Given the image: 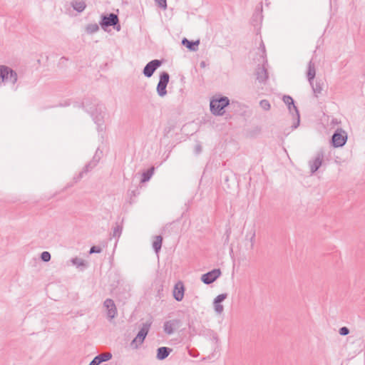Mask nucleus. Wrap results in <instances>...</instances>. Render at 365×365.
<instances>
[{
  "mask_svg": "<svg viewBox=\"0 0 365 365\" xmlns=\"http://www.w3.org/2000/svg\"><path fill=\"white\" fill-rule=\"evenodd\" d=\"M18 79L17 73L6 66H0V84H11L14 86Z\"/></svg>",
  "mask_w": 365,
  "mask_h": 365,
  "instance_id": "nucleus-1",
  "label": "nucleus"
},
{
  "mask_svg": "<svg viewBox=\"0 0 365 365\" xmlns=\"http://www.w3.org/2000/svg\"><path fill=\"white\" fill-rule=\"evenodd\" d=\"M230 101L227 97H220L218 99H213L210 101V110L214 115H222L224 113L223 109L227 106Z\"/></svg>",
  "mask_w": 365,
  "mask_h": 365,
  "instance_id": "nucleus-2",
  "label": "nucleus"
},
{
  "mask_svg": "<svg viewBox=\"0 0 365 365\" xmlns=\"http://www.w3.org/2000/svg\"><path fill=\"white\" fill-rule=\"evenodd\" d=\"M98 160L93 159L89 163H88L83 170L79 173L77 176L73 177L72 180L67 183L66 187L63 188V190L73 187L75 184H76L84 175V174L88 173L91 171L98 164Z\"/></svg>",
  "mask_w": 365,
  "mask_h": 365,
  "instance_id": "nucleus-3",
  "label": "nucleus"
},
{
  "mask_svg": "<svg viewBox=\"0 0 365 365\" xmlns=\"http://www.w3.org/2000/svg\"><path fill=\"white\" fill-rule=\"evenodd\" d=\"M151 322H146L143 324L137 336L132 340L130 346L133 349H138V346L142 344L148 334Z\"/></svg>",
  "mask_w": 365,
  "mask_h": 365,
  "instance_id": "nucleus-4",
  "label": "nucleus"
},
{
  "mask_svg": "<svg viewBox=\"0 0 365 365\" xmlns=\"http://www.w3.org/2000/svg\"><path fill=\"white\" fill-rule=\"evenodd\" d=\"M118 16L116 14L111 13L109 15L101 16V21H100V25L103 29H106V28L108 26L115 27L116 25H118V26L115 27V29L117 31H119L120 29V26L118 24Z\"/></svg>",
  "mask_w": 365,
  "mask_h": 365,
  "instance_id": "nucleus-5",
  "label": "nucleus"
},
{
  "mask_svg": "<svg viewBox=\"0 0 365 365\" xmlns=\"http://www.w3.org/2000/svg\"><path fill=\"white\" fill-rule=\"evenodd\" d=\"M347 140V133L342 128H337L331 137L332 145L334 148L342 147Z\"/></svg>",
  "mask_w": 365,
  "mask_h": 365,
  "instance_id": "nucleus-6",
  "label": "nucleus"
},
{
  "mask_svg": "<svg viewBox=\"0 0 365 365\" xmlns=\"http://www.w3.org/2000/svg\"><path fill=\"white\" fill-rule=\"evenodd\" d=\"M170 76L168 72L163 71L160 75V80L157 86V93L160 97L167 94L166 87L169 82Z\"/></svg>",
  "mask_w": 365,
  "mask_h": 365,
  "instance_id": "nucleus-7",
  "label": "nucleus"
},
{
  "mask_svg": "<svg viewBox=\"0 0 365 365\" xmlns=\"http://www.w3.org/2000/svg\"><path fill=\"white\" fill-rule=\"evenodd\" d=\"M222 274L221 269L219 268L213 269L212 270L203 274L201 276V281L205 284H210L216 281Z\"/></svg>",
  "mask_w": 365,
  "mask_h": 365,
  "instance_id": "nucleus-8",
  "label": "nucleus"
},
{
  "mask_svg": "<svg viewBox=\"0 0 365 365\" xmlns=\"http://www.w3.org/2000/svg\"><path fill=\"white\" fill-rule=\"evenodd\" d=\"M162 65V61L158 59L152 60L148 63L143 68V73L145 76L150 78L154 72Z\"/></svg>",
  "mask_w": 365,
  "mask_h": 365,
  "instance_id": "nucleus-9",
  "label": "nucleus"
},
{
  "mask_svg": "<svg viewBox=\"0 0 365 365\" xmlns=\"http://www.w3.org/2000/svg\"><path fill=\"white\" fill-rule=\"evenodd\" d=\"M283 101L287 106L288 109H289V110L290 112H292V109H294L295 113H296L297 122L294 123L292 125V128L294 129H295V128H297L299 126V122H300L299 110H298L297 108L294 106V100H293V98L291 96H283Z\"/></svg>",
  "mask_w": 365,
  "mask_h": 365,
  "instance_id": "nucleus-10",
  "label": "nucleus"
},
{
  "mask_svg": "<svg viewBox=\"0 0 365 365\" xmlns=\"http://www.w3.org/2000/svg\"><path fill=\"white\" fill-rule=\"evenodd\" d=\"M324 157V153L322 150L319 151L315 158L309 161V167L312 174L314 173L322 165Z\"/></svg>",
  "mask_w": 365,
  "mask_h": 365,
  "instance_id": "nucleus-11",
  "label": "nucleus"
},
{
  "mask_svg": "<svg viewBox=\"0 0 365 365\" xmlns=\"http://www.w3.org/2000/svg\"><path fill=\"white\" fill-rule=\"evenodd\" d=\"M181 324V321L178 319H175L166 321L163 325L164 331L168 334H172L175 329H178Z\"/></svg>",
  "mask_w": 365,
  "mask_h": 365,
  "instance_id": "nucleus-12",
  "label": "nucleus"
},
{
  "mask_svg": "<svg viewBox=\"0 0 365 365\" xmlns=\"http://www.w3.org/2000/svg\"><path fill=\"white\" fill-rule=\"evenodd\" d=\"M103 305L107 309V316L110 319H113L117 314V308L114 301L111 299L105 300Z\"/></svg>",
  "mask_w": 365,
  "mask_h": 365,
  "instance_id": "nucleus-13",
  "label": "nucleus"
},
{
  "mask_svg": "<svg viewBox=\"0 0 365 365\" xmlns=\"http://www.w3.org/2000/svg\"><path fill=\"white\" fill-rule=\"evenodd\" d=\"M185 287L182 282L175 284L173 289V297L178 302H181L184 297Z\"/></svg>",
  "mask_w": 365,
  "mask_h": 365,
  "instance_id": "nucleus-14",
  "label": "nucleus"
},
{
  "mask_svg": "<svg viewBox=\"0 0 365 365\" xmlns=\"http://www.w3.org/2000/svg\"><path fill=\"white\" fill-rule=\"evenodd\" d=\"M227 297V293H223L217 295L213 302L214 309L217 314H220L224 309L223 306L221 304V302H222Z\"/></svg>",
  "mask_w": 365,
  "mask_h": 365,
  "instance_id": "nucleus-15",
  "label": "nucleus"
},
{
  "mask_svg": "<svg viewBox=\"0 0 365 365\" xmlns=\"http://www.w3.org/2000/svg\"><path fill=\"white\" fill-rule=\"evenodd\" d=\"M256 79L259 83H264L268 78V73L267 68L264 66L258 65L255 71Z\"/></svg>",
  "mask_w": 365,
  "mask_h": 365,
  "instance_id": "nucleus-16",
  "label": "nucleus"
},
{
  "mask_svg": "<svg viewBox=\"0 0 365 365\" xmlns=\"http://www.w3.org/2000/svg\"><path fill=\"white\" fill-rule=\"evenodd\" d=\"M172 351H173V349L169 347H166V346L159 347L157 349L156 358L160 361L164 360L170 355V354L172 352Z\"/></svg>",
  "mask_w": 365,
  "mask_h": 365,
  "instance_id": "nucleus-17",
  "label": "nucleus"
},
{
  "mask_svg": "<svg viewBox=\"0 0 365 365\" xmlns=\"http://www.w3.org/2000/svg\"><path fill=\"white\" fill-rule=\"evenodd\" d=\"M307 67L308 69L307 72V77L309 82V84H312V81H314V78L316 76V68L314 63L312 60L308 63Z\"/></svg>",
  "mask_w": 365,
  "mask_h": 365,
  "instance_id": "nucleus-18",
  "label": "nucleus"
},
{
  "mask_svg": "<svg viewBox=\"0 0 365 365\" xmlns=\"http://www.w3.org/2000/svg\"><path fill=\"white\" fill-rule=\"evenodd\" d=\"M182 44L190 51H196L197 50L198 45L200 44V41L197 40L195 41H189L187 38H184L182 40Z\"/></svg>",
  "mask_w": 365,
  "mask_h": 365,
  "instance_id": "nucleus-19",
  "label": "nucleus"
},
{
  "mask_svg": "<svg viewBox=\"0 0 365 365\" xmlns=\"http://www.w3.org/2000/svg\"><path fill=\"white\" fill-rule=\"evenodd\" d=\"M71 4L73 9L79 13L83 11L86 7V4L83 1H73Z\"/></svg>",
  "mask_w": 365,
  "mask_h": 365,
  "instance_id": "nucleus-20",
  "label": "nucleus"
},
{
  "mask_svg": "<svg viewBox=\"0 0 365 365\" xmlns=\"http://www.w3.org/2000/svg\"><path fill=\"white\" fill-rule=\"evenodd\" d=\"M163 237L161 235H157L155 237V240L153 242V248L156 254L160 251L163 244Z\"/></svg>",
  "mask_w": 365,
  "mask_h": 365,
  "instance_id": "nucleus-21",
  "label": "nucleus"
},
{
  "mask_svg": "<svg viewBox=\"0 0 365 365\" xmlns=\"http://www.w3.org/2000/svg\"><path fill=\"white\" fill-rule=\"evenodd\" d=\"M100 365L103 362H106L112 359L110 353L101 354L93 358Z\"/></svg>",
  "mask_w": 365,
  "mask_h": 365,
  "instance_id": "nucleus-22",
  "label": "nucleus"
},
{
  "mask_svg": "<svg viewBox=\"0 0 365 365\" xmlns=\"http://www.w3.org/2000/svg\"><path fill=\"white\" fill-rule=\"evenodd\" d=\"M155 168L153 166L142 174L140 182L142 183L148 182L154 173Z\"/></svg>",
  "mask_w": 365,
  "mask_h": 365,
  "instance_id": "nucleus-23",
  "label": "nucleus"
},
{
  "mask_svg": "<svg viewBox=\"0 0 365 365\" xmlns=\"http://www.w3.org/2000/svg\"><path fill=\"white\" fill-rule=\"evenodd\" d=\"M312 88L314 94L316 97H318V95L322 93V83L320 81H317L315 84L312 81V84H310Z\"/></svg>",
  "mask_w": 365,
  "mask_h": 365,
  "instance_id": "nucleus-24",
  "label": "nucleus"
},
{
  "mask_svg": "<svg viewBox=\"0 0 365 365\" xmlns=\"http://www.w3.org/2000/svg\"><path fill=\"white\" fill-rule=\"evenodd\" d=\"M123 220H122V222L120 224L116 222V225L114 227L113 232V237L114 238L118 239L120 237L123 230Z\"/></svg>",
  "mask_w": 365,
  "mask_h": 365,
  "instance_id": "nucleus-25",
  "label": "nucleus"
},
{
  "mask_svg": "<svg viewBox=\"0 0 365 365\" xmlns=\"http://www.w3.org/2000/svg\"><path fill=\"white\" fill-rule=\"evenodd\" d=\"M71 262L73 265H76L77 267H83V268H85L87 266L85 260L78 257L72 258L71 259Z\"/></svg>",
  "mask_w": 365,
  "mask_h": 365,
  "instance_id": "nucleus-26",
  "label": "nucleus"
},
{
  "mask_svg": "<svg viewBox=\"0 0 365 365\" xmlns=\"http://www.w3.org/2000/svg\"><path fill=\"white\" fill-rule=\"evenodd\" d=\"M223 187L225 190H227L229 192H232V191H235L237 190V185L235 181L232 182V185H230L228 183V179H225V182L223 185Z\"/></svg>",
  "mask_w": 365,
  "mask_h": 365,
  "instance_id": "nucleus-27",
  "label": "nucleus"
},
{
  "mask_svg": "<svg viewBox=\"0 0 365 365\" xmlns=\"http://www.w3.org/2000/svg\"><path fill=\"white\" fill-rule=\"evenodd\" d=\"M99 30V26L97 24H88L86 31L88 34H93Z\"/></svg>",
  "mask_w": 365,
  "mask_h": 365,
  "instance_id": "nucleus-28",
  "label": "nucleus"
},
{
  "mask_svg": "<svg viewBox=\"0 0 365 365\" xmlns=\"http://www.w3.org/2000/svg\"><path fill=\"white\" fill-rule=\"evenodd\" d=\"M259 106L264 110H269L270 109V108H271V105H270L269 102L267 100H266V99L260 101Z\"/></svg>",
  "mask_w": 365,
  "mask_h": 365,
  "instance_id": "nucleus-29",
  "label": "nucleus"
},
{
  "mask_svg": "<svg viewBox=\"0 0 365 365\" xmlns=\"http://www.w3.org/2000/svg\"><path fill=\"white\" fill-rule=\"evenodd\" d=\"M231 232H232L231 228L230 227H227L226 230H225V235L223 236L224 245H226V244L229 243L230 237Z\"/></svg>",
  "mask_w": 365,
  "mask_h": 365,
  "instance_id": "nucleus-30",
  "label": "nucleus"
},
{
  "mask_svg": "<svg viewBox=\"0 0 365 365\" xmlns=\"http://www.w3.org/2000/svg\"><path fill=\"white\" fill-rule=\"evenodd\" d=\"M40 257L43 262H48L51 260V255L50 252H48L47 251H44L41 254Z\"/></svg>",
  "mask_w": 365,
  "mask_h": 365,
  "instance_id": "nucleus-31",
  "label": "nucleus"
},
{
  "mask_svg": "<svg viewBox=\"0 0 365 365\" xmlns=\"http://www.w3.org/2000/svg\"><path fill=\"white\" fill-rule=\"evenodd\" d=\"M255 237H256V232L255 229L253 228L251 231V236L250 238V242L251 243V248L253 249L255 243Z\"/></svg>",
  "mask_w": 365,
  "mask_h": 365,
  "instance_id": "nucleus-32",
  "label": "nucleus"
},
{
  "mask_svg": "<svg viewBox=\"0 0 365 365\" xmlns=\"http://www.w3.org/2000/svg\"><path fill=\"white\" fill-rule=\"evenodd\" d=\"M102 252V249L99 246L93 245L91 247L89 250V254H94V253H101Z\"/></svg>",
  "mask_w": 365,
  "mask_h": 365,
  "instance_id": "nucleus-33",
  "label": "nucleus"
},
{
  "mask_svg": "<svg viewBox=\"0 0 365 365\" xmlns=\"http://www.w3.org/2000/svg\"><path fill=\"white\" fill-rule=\"evenodd\" d=\"M158 4V6L162 8L163 9H167V0H155Z\"/></svg>",
  "mask_w": 365,
  "mask_h": 365,
  "instance_id": "nucleus-34",
  "label": "nucleus"
},
{
  "mask_svg": "<svg viewBox=\"0 0 365 365\" xmlns=\"http://www.w3.org/2000/svg\"><path fill=\"white\" fill-rule=\"evenodd\" d=\"M339 333L341 336H346L349 334V329L346 327H341L339 330Z\"/></svg>",
  "mask_w": 365,
  "mask_h": 365,
  "instance_id": "nucleus-35",
  "label": "nucleus"
},
{
  "mask_svg": "<svg viewBox=\"0 0 365 365\" xmlns=\"http://www.w3.org/2000/svg\"><path fill=\"white\" fill-rule=\"evenodd\" d=\"M195 152L196 154H200L202 152V146L200 144H197L195 146Z\"/></svg>",
  "mask_w": 365,
  "mask_h": 365,
  "instance_id": "nucleus-36",
  "label": "nucleus"
},
{
  "mask_svg": "<svg viewBox=\"0 0 365 365\" xmlns=\"http://www.w3.org/2000/svg\"><path fill=\"white\" fill-rule=\"evenodd\" d=\"M95 121L96 123L100 124V123L102 121V118H98V116H96L95 118Z\"/></svg>",
  "mask_w": 365,
  "mask_h": 365,
  "instance_id": "nucleus-37",
  "label": "nucleus"
},
{
  "mask_svg": "<svg viewBox=\"0 0 365 365\" xmlns=\"http://www.w3.org/2000/svg\"><path fill=\"white\" fill-rule=\"evenodd\" d=\"M260 48H262V53H265V46L262 42L260 44Z\"/></svg>",
  "mask_w": 365,
  "mask_h": 365,
  "instance_id": "nucleus-38",
  "label": "nucleus"
},
{
  "mask_svg": "<svg viewBox=\"0 0 365 365\" xmlns=\"http://www.w3.org/2000/svg\"><path fill=\"white\" fill-rule=\"evenodd\" d=\"M88 365H98V364L96 361V360L93 359Z\"/></svg>",
  "mask_w": 365,
  "mask_h": 365,
  "instance_id": "nucleus-39",
  "label": "nucleus"
},
{
  "mask_svg": "<svg viewBox=\"0 0 365 365\" xmlns=\"http://www.w3.org/2000/svg\"><path fill=\"white\" fill-rule=\"evenodd\" d=\"M200 66H201V67H205V63L204 61H202V62L200 63Z\"/></svg>",
  "mask_w": 365,
  "mask_h": 365,
  "instance_id": "nucleus-40",
  "label": "nucleus"
}]
</instances>
